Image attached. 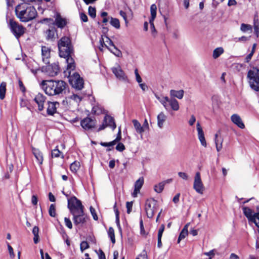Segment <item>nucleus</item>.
I'll return each instance as SVG.
<instances>
[{
    "instance_id": "f257e3e1",
    "label": "nucleus",
    "mask_w": 259,
    "mask_h": 259,
    "mask_svg": "<svg viewBox=\"0 0 259 259\" xmlns=\"http://www.w3.org/2000/svg\"><path fill=\"white\" fill-rule=\"evenodd\" d=\"M59 54L60 57L65 59L67 65V70L70 76L69 82L72 87L76 90H80L83 87V79L78 73L74 72L71 75V71L75 68V63L73 56L74 55L73 46L69 37L63 36L58 42Z\"/></svg>"
},
{
    "instance_id": "f03ea898",
    "label": "nucleus",
    "mask_w": 259,
    "mask_h": 259,
    "mask_svg": "<svg viewBox=\"0 0 259 259\" xmlns=\"http://www.w3.org/2000/svg\"><path fill=\"white\" fill-rule=\"evenodd\" d=\"M39 86L50 96L61 97L65 95L68 84L62 80H44Z\"/></svg>"
},
{
    "instance_id": "7ed1b4c3",
    "label": "nucleus",
    "mask_w": 259,
    "mask_h": 259,
    "mask_svg": "<svg viewBox=\"0 0 259 259\" xmlns=\"http://www.w3.org/2000/svg\"><path fill=\"white\" fill-rule=\"evenodd\" d=\"M23 6V4L19 5L16 7L15 13L17 17L19 18L22 22H28L32 20L31 7H26L25 9L21 10L22 7L23 8H25Z\"/></svg>"
},
{
    "instance_id": "20e7f679",
    "label": "nucleus",
    "mask_w": 259,
    "mask_h": 259,
    "mask_svg": "<svg viewBox=\"0 0 259 259\" xmlns=\"http://www.w3.org/2000/svg\"><path fill=\"white\" fill-rule=\"evenodd\" d=\"M253 69L248 71L247 78L249 79L250 88L255 91H259V68L254 67Z\"/></svg>"
},
{
    "instance_id": "39448f33",
    "label": "nucleus",
    "mask_w": 259,
    "mask_h": 259,
    "mask_svg": "<svg viewBox=\"0 0 259 259\" xmlns=\"http://www.w3.org/2000/svg\"><path fill=\"white\" fill-rule=\"evenodd\" d=\"M67 206L72 214L82 213L84 209L81 201L75 196H72L68 199Z\"/></svg>"
},
{
    "instance_id": "423d86ee",
    "label": "nucleus",
    "mask_w": 259,
    "mask_h": 259,
    "mask_svg": "<svg viewBox=\"0 0 259 259\" xmlns=\"http://www.w3.org/2000/svg\"><path fill=\"white\" fill-rule=\"evenodd\" d=\"M157 201L153 198L147 199L145 204V210L148 218H152L157 211Z\"/></svg>"
},
{
    "instance_id": "0eeeda50",
    "label": "nucleus",
    "mask_w": 259,
    "mask_h": 259,
    "mask_svg": "<svg viewBox=\"0 0 259 259\" xmlns=\"http://www.w3.org/2000/svg\"><path fill=\"white\" fill-rule=\"evenodd\" d=\"M60 68L58 62L46 66H42L41 68V71L44 72L50 76H55L58 75L60 72Z\"/></svg>"
},
{
    "instance_id": "6e6552de",
    "label": "nucleus",
    "mask_w": 259,
    "mask_h": 259,
    "mask_svg": "<svg viewBox=\"0 0 259 259\" xmlns=\"http://www.w3.org/2000/svg\"><path fill=\"white\" fill-rule=\"evenodd\" d=\"M9 26L12 32L17 38H19L24 33V28L13 19H10Z\"/></svg>"
},
{
    "instance_id": "1a4fd4ad",
    "label": "nucleus",
    "mask_w": 259,
    "mask_h": 259,
    "mask_svg": "<svg viewBox=\"0 0 259 259\" xmlns=\"http://www.w3.org/2000/svg\"><path fill=\"white\" fill-rule=\"evenodd\" d=\"M116 127L114 119L109 115L106 114L104 118L103 123L98 130L109 128L114 130Z\"/></svg>"
},
{
    "instance_id": "9d476101",
    "label": "nucleus",
    "mask_w": 259,
    "mask_h": 259,
    "mask_svg": "<svg viewBox=\"0 0 259 259\" xmlns=\"http://www.w3.org/2000/svg\"><path fill=\"white\" fill-rule=\"evenodd\" d=\"M193 188L198 193L202 194L204 190V187L201 180L200 174L199 172H196L193 184Z\"/></svg>"
},
{
    "instance_id": "9b49d317",
    "label": "nucleus",
    "mask_w": 259,
    "mask_h": 259,
    "mask_svg": "<svg viewBox=\"0 0 259 259\" xmlns=\"http://www.w3.org/2000/svg\"><path fill=\"white\" fill-rule=\"evenodd\" d=\"M72 215L73 223L75 225L83 224L87 222V216L84 214L83 210L82 213H74Z\"/></svg>"
},
{
    "instance_id": "f8f14e48",
    "label": "nucleus",
    "mask_w": 259,
    "mask_h": 259,
    "mask_svg": "<svg viewBox=\"0 0 259 259\" xmlns=\"http://www.w3.org/2000/svg\"><path fill=\"white\" fill-rule=\"evenodd\" d=\"M46 100V97L42 94L38 93L35 96L33 101L37 105L38 110L39 111H42L44 108V103Z\"/></svg>"
},
{
    "instance_id": "ddd939ff",
    "label": "nucleus",
    "mask_w": 259,
    "mask_h": 259,
    "mask_svg": "<svg viewBox=\"0 0 259 259\" xmlns=\"http://www.w3.org/2000/svg\"><path fill=\"white\" fill-rule=\"evenodd\" d=\"M80 124L83 128L89 130L94 127L96 124V120L90 117H86L80 122Z\"/></svg>"
},
{
    "instance_id": "4468645a",
    "label": "nucleus",
    "mask_w": 259,
    "mask_h": 259,
    "mask_svg": "<svg viewBox=\"0 0 259 259\" xmlns=\"http://www.w3.org/2000/svg\"><path fill=\"white\" fill-rule=\"evenodd\" d=\"M112 72L119 79L122 80H125L126 79L127 77L120 66H118L117 67L112 68Z\"/></svg>"
},
{
    "instance_id": "2eb2a0df",
    "label": "nucleus",
    "mask_w": 259,
    "mask_h": 259,
    "mask_svg": "<svg viewBox=\"0 0 259 259\" xmlns=\"http://www.w3.org/2000/svg\"><path fill=\"white\" fill-rule=\"evenodd\" d=\"M242 210L244 214L248 219L249 222L252 223L253 221H255L254 219L256 217V213L252 214V210L246 206L242 207Z\"/></svg>"
},
{
    "instance_id": "dca6fc26",
    "label": "nucleus",
    "mask_w": 259,
    "mask_h": 259,
    "mask_svg": "<svg viewBox=\"0 0 259 259\" xmlns=\"http://www.w3.org/2000/svg\"><path fill=\"white\" fill-rule=\"evenodd\" d=\"M51 49L46 46H42L41 48L42 59L44 63L48 64L49 63V58L50 57Z\"/></svg>"
},
{
    "instance_id": "f3484780",
    "label": "nucleus",
    "mask_w": 259,
    "mask_h": 259,
    "mask_svg": "<svg viewBox=\"0 0 259 259\" xmlns=\"http://www.w3.org/2000/svg\"><path fill=\"white\" fill-rule=\"evenodd\" d=\"M58 28H63L67 24L66 20L63 18L60 14L57 13L55 18V22H53Z\"/></svg>"
},
{
    "instance_id": "a211bd4d",
    "label": "nucleus",
    "mask_w": 259,
    "mask_h": 259,
    "mask_svg": "<svg viewBox=\"0 0 259 259\" xmlns=\"http://www.w3.org/2000/svg\"><path fill=\"white\" fill-rule=\"evenodd\" d=\"M231 120L232 121L236 124L239 128H244L245 127V125L243 123L242 119L237 114H233L231 116Z\"/></svg>"
},
{
    "instance_id": "6ab92c4d",
    "label": "nucleus",
    "mask_w": 259,
    "mask_h": 259,
    "mask_svg": "<svg viewBox=\"0 0 259 259\" xmlns=\"http://www.w3.org/2000/svg\"><path fill=\"white\" fill-rule=\"evenodd\" d=\"M100 42L101 43L102 48L104 46H105L111 53H112L116 56L118 57L121 56V55H122L121 52L118 49H117L116 46H114L113 47V49H110L108 46H107V45H106L104 43L103 39L102 40H100Z\"/></svg>"
},
{
    "instance_id": "aec40b11",
    "label": "nucleus",
    "mask_w": 259,
    "mask_h": 259,
    "mask_svg": "<svg viewBox=\"0 0 259 259\" xmlns=\"http://www.w3.org/2000/svg\"><path fill=\"white\" fill-rule=\"evenodd\" d=\"M33 155L36 160V162L38 165H41L44 160L43 154L39 150L33 148Z\"/></svg>"
},
{
    "instance_id": "412c9836",
    "label": "nucleus",
    "mask_w": 259,
    "mask_h": 259,
    "mask_svg": "<svg viewBox=\"0 0 259 259\" xmlns=\"http://www.w3.org/2000/svg\"><path fill=\"white\" fill-rule=\"evenodd\" d=\"M223 140L220 136V133L215 134V143L217 150L219 152L222 148Z\"/></svg>"
},
{
    "instance_id": "4be33fe9",
    "label": "nucleus",
    "mask_w": 259,
    "mask_h": 259,
    "mask_svg": "<svg viewBox=\"0 0 259 259\" xmlns=\"http://www.w3.org/2000/svg\"><path fill=\"white\" fill-rule=\"evenodd\" d=\"M184 92L183 90L179 91H176L174 90H171L170 91V96L173 97H176L179 99L183 98L184 96Z\"/></svg>"
},
{
    "instance_id": "5701e85b",
    "label": "nucleus",
    "mask_w": 259,
    "mask_h": 259,
    "mask_svg": "<svg viewBox=\"0 0 259 259\" xmlns=\"http://www.w3.org/2000/svg\"><path fill=\"white\" fill-rule=\"evenodd\" d=\"M166 118V116L163 112H161L157 116V124L159 128L163 127V123Z\"/></svg>"
},
{
    "instance_id": "b1692460",
    "label": "nucleus",
    "mask_w": 259,
    "mask_h": 259,
    "mask_svg": "<svg viewBox=\"0 0 259 259\" xmlns=\"http://www.w3.org/2000/svg\"><path fill=\"white\" fill-rule=\"evenodd\" d=\"M47 111L49 115H53L56 111L55 104L54 102H49Z\"/></svg>"
},
{
    "instance_id": "393cba45",
    "label": "nucleus",
    "mask_w": 259,
    "mask_h": 259,
    "mask_svg": "<svg viewBox=\"0 0 259 259\" xmlns=\"http://www.w3.org/2000/svg\"><path fill=\"white\" fill-rule=\"evenodd\" d=\"M57 32V30L54 27H51L46 31L47 39H53L54 38L55 34Z\"/></svg>"
},
{
    "instance_id": "a878e982",
    "label": "nucleus",
    "mask_w": 259,
    "mask_h": 259,
    "mask_svg": "<svg viewBox=\"0 0 259 259\" xmlns=\"http://www.w3.org/2000/svg\"><path fill=\"white\" fill-rule=\"evenodd\" d=\"M198 135L199 140L201 144V145L206 147L207 146V143L205 141V139L204 137V134L203 133V131H198Z\"/></svg>"
},
{
    "instance_id": "bb28decb",
    "label": "nucleus",
    "mask_w": 259,
    "mask_h": 259,
    "mask_svg": "<svg viewBox=\"0 0 259 259\" xmlns=\"http://www.w3.org/2000/svg\"><path fill=\"white\" fill-rule=\"evenodd\" d=\"M169 104L173 110L177 111L179 109V103L175 98H171L170 99Z\"/></svg>"
},
{
    "instance_id": "cd10ccee",
    "label": "nucleus",
    "mask_w": 259,
    "mask_h": 259,
    "mask_svg": "<svg viewBox=\"0 0 259 259\" xmlns=\"http://www.w3.org/2000/svg\"><path fill=\"white\" fill-rule=\"evenodd\" d=\"M7 83L5 82H2L0 84V99L3 100L5 97L6 92Z\"/></svg>"
},
{
    "instance_id": "c85d7f7f",
    "label": "nucleus",
    "mask_w": 259,
    "mask_h": 259,
    "mask_svg": "<svg viewBox=\"0 0 259 259\" xmlns=\"http://www.w3.org/2000/svg\"><path fill=\"white\" fill-rule=\"evenodd\" d=\"M104 111L103 108L98 105L94 106L92 109V113L94 115H100L103 113Z\"/></svg>"
},
{
    "instance_id": "c756f323",
    "label": "nucleus",
    "mask_w": 259,
    "mask_h": 259,
    "mask_svg": "<svg viewBox=\"0 0 259 259\" xmlns=\"http://www.w3.org/2000/svg\"><path fill=\"white\" fill-rule=\"evenodd\" d=\"M61 155L62 158H64L63 154L59 150L58 146H57L52 151V157L58 158Z\"/></svg>"
},
{
    "instance_id": "7c9ffc66",
    "label": "nucleus",
    "mask_w": 259,
    "mask_h": 259,
    "mask_svg": "<svg viewBox=\"0 0 259 259\" xmlns=\"http://www.w3.org/2000/svg\"><path fill=\"white\" fill-rule=\"evenodd\" d=\"M157 7L155 4H152L150 7L151 18L149 20L154 21L156 16Z\"/></svg>"
},
{
    "instance_id": "2f4dec72",
    "label": "nucleus",
    "mask_w": 259,
    "mask_h": 259,
    "mask_svg": "<svg viewBox=\"0 0 259 259\" xmlns=\"http://www.w3.org/2000/svg\"><path fill=\"white\" fill-rule=\"evenodd\" d=\"M224 53V49L222 47L217 48L214 50L213 52V58L214 59L218 58L221 55Z\"/></svg>"
},
{
    "instance_id": "473e14b6",
    "label": "nucleus",
    "mask_w": 259,
    "mask_h": 259,
    "mask_svg": "<svg viewBox=\"0 0 259 259\" xmlns=\"http://www.w3.org/2000/svg\"><path fill=\"white\" fill-rule=\"evenodd\" d=\"M80 167V163L78 161H74L70 165V168L72 172L75 173L79 169Z\"/></svg>"
},
{
    "instance_id": "72a5a7b5",
    "label": "nucleus",
    "mask_w": 259,
    "mask_h": 259,
    "mask_svg": "<svg viewBox=\"0 0 259 259\" xmlns=\"http://www.w3.org/2000/svg\"><path fill=\"white\" fill-rule=\"evenodd\" d=\"M111 25L114 27L116 29L120 28V22L119 20L117 18H114L113 17H110V22Z\"/></svg>"
},
{
    "instance_id": "f704fd0d",
    "label": "nucleus",
    "mask_w": 259,
    "mask_h": 259,
    "mask_svg": "<svg viewBox=\"0 0 259 259\" xmlns=\"http://www.w3.org/2000/svg\"><path fill=\"white\" fill-rule=\"evenodd\" d=\"M144 184V178L143 177L140 178L137 180L135 183V188L137 189V190H140Z\"/></svg>"
},
{
    "instance_id": "c9c22d12",
    "label": "nucleus",
    "mask_w": 259,
    "mask_h": 259,
    "mask_svg": "<svg viewBox=\"0 0 259 259\" xmlns=\"http://www.w3.org/2000/svg\"><path fill=\"white\" fill-rule=\"evenodd\" d=\"M108 235L109 237L110 238L111 241L112 243L114 244L115 242L114 230L112 227H110L108 229Z\"/></svg>"
},
{
    "instance_id": "e433bc0d",
    "label": "nucleus",
    "mask_w": 259,
    "mask_h": 259,
    "mask_svg": "<svg viewBox=\"0 0 259 259\" xmlns=\"http://www.w3.org/2000/svg\"><path fill=\"white\" fill-rule=\"evenodd\" d=\"M33 241L36 244L39 242V236H38V228L37 227H33Z\"/></svg>"
},
{
    "instance_id": "4c0bfd02",
    "label": "nucleus",
    "mask_w": 259,
    "mask_h": 259,
    "mask_svg": "<svg viewBox=\"0 0 259 259\" xmlns=\"http://www.w3.org/2000/svg\"><path fill=\"white\" fill-rule=\"evenodd\" d=\"M100 145H102V146H104V147H109L107 150L108 151H111L113 148L112 147L115 145V142H114L113 141H111V142H108V143H106V142H101L100 143Z\"/></svg>"
},
{
    "instance_id": "58836bf2",
    "label": "nucleus",
    "mask_w": 259,
    "mask_h": 259,
    "mask_svg": "<svg viewBox=\"0 0 259 259\" xmlns=\"http://www.w3.org/2000/svg\"><path fill=\"white\" fill-rule=\"evenodd\" d=\"M164 187L163 183L160 182L157 185H155L154 189L155 192L160 193L163 191Z\"/></svg>"
},
{
    "instance_id": "ea45409f",
    "label": "nucleus",
    "mask_w": 259,
    "mask_h": 259,
    "mask_svg": "<svg viewBox=\"0 0 259 259\" xmlns=\"http://www.w3.org/2000/svg\"><path fill=\"white\" fill-rule=\"evenodd\" d=\"M240 30L244 32L248 31H251L252 27L250 25L242 23L241 25Z\"/></svg>"
},
{
    "instance_id": "a19ab883",
    "label": "nucleus",
    "mask_w": 259,
    "mask_h": 259,
    "mask_svg": "<svg viewBox=\"0 0 259 259\" xmlns=\"http://www.w3.org/2000/svg\"><path fill=\"white\" fill-rule=\"evenodd\" d=\"M49 213L50 215L52 217H55L56 216V207L55 204H51L49 209Z\"/></svg>"
},
{
    "instance_id": "79ce46f5",
    "label": "nucleus",
    "mask_w": 259,
    "mask_h": 259,
    "mask_svg": "<svg viewBox=\"0 0 259 259\" xmlns=\"http://www.w3.org/2000/svg\"><path fill=\"white\" fill-rule=\"evenodd\" d=\"M153 21H154L149 20V23H150V25L151 34L154 37H155L156 36V34H157V31H156L155 26L154 25Z\"/></svg>"
},
{
    "instance_id": "37998d69",
    "label": "nucleus",
    "mask_w": 259,
    "mask_h": 259,
    "mask_svg": "<svg viewBox=\"0 0 259 259\" xmlns=\"http://www.w3.org/2000/svg\"><path fill=\"white\" fill-rule=\"evenodd\" d=\"M89 15L93 18H95L96 16V10L95 8L90 6L89 7Z\"/></svg>"
},
{
    "instance_id": "c03bdc74",
    "label": "nucleus",
    "mask_w": 259,
    "mask_h": 259,
    "mask_svg": "<svg viewBox=\"0 0 259 259\" xmlns=\"http://www.w3.org/2000/svg\"><path fill=\"white\" fill-rule=\"evenodd\" d=\"M113 208L115 213V222L116 224H118L119 223V212L116 207V203H115Z\"/></svg>"
},
{
    "instance_id": "a18cd8bd",
    "label": "nucleus",
    "mask_w": 259,
    "mask_h": 259,
    "mask_svg": "<svg viewBox=\"0 0 259 259\" xmlns=\"http://www.w3.org/2000/svg\"><path fill=\"white\" fill-rule=\"evenodd\" d=\"M90 247V246L87 241H82L80 245V248L81 251L82 252L85 249H88Z\"/></svg>"
},
{
    "instance_id": "49530a36",
    "label": "nucleus",
    "mask_w": 259,
    "mask_h": 259,
    "mask_svg": "<svg viewBox=\"0 0 259 259\" xmlns=\"http://www.w3.org/2000/svg\"><path fill=\"white\" fill-rule=\"evenodd\" d=\"M132 122L134 124L135 130H142L141 123L136 119H133Z\"/></svg>"
},
{
    "instance_id": "de8ad7c7",
    "label": "nucleus",
    "mask_w": 259,
    "mask_h": 259,
    "mask_svg": "<svg viewBox=\"0 0 259 259\" xmlns=\"http://www.w3.org/2000/svg\"><path fill=\"white\" fill-rule=\"evenodd\" d=\"M7 246H8L9 253L10 254V257L11 258H14L15 257V254L14 253L13 249L9 243L7 242Z\"/></svg>"
},
{
    "instance_id": "09e8293b",
    "label": "nucleus",
    "mask_w": 259,
    "mask_h": 259,
    "mask_svg": "<svg viewBox=\"0 0 259 259\" xmlns=\"http://www.w3.org/2000/svg\"><path fill=\"white\" fill-rule=\"evenodd\" d=\"M64 221L65 226L67 227L69 229H71L72 228V224L69 218H65Z\"/></svg>"
},
{
    "instance_id": "8fccbe9b",
    "label": "nucleus",
    "mask_w": 259,
    "mask_h": 259,
    "mask_svg": "<svg viewBox=\"0 0 259 259\" xmlns=\"http://www.w3.org/2000/svg\"><path fill=\"white\" fill-rule=\"evenodd\" d=\"M70 98L77 102H80L82 100L81 97H79L76 94H74L70 96Z\"/></svg>"
},
{
    "instance_id": "3c124183",
    "label": "nucleus",
    "mask_w": 259,
    "mask_h": 259,
    "mask_svg": "<svg viewBox=\"0 0 259 259\" xmlns=\"http://www.w3.org/2000/svg\"><path fill=\"white\" fill-rule=\"evenodd\" d=\"M188 234L187 232L181 231L178 239V243H179L182 239H184L188 235Z\"/></svg>"
},
{
    "instance_id": "603ef678",
    "label": "nucleus",
    "mask_w": 259,
    "mask_h": 259,
    "mask_svg": "<svg viewBox=\"0 0 259 259\" xmlns=\"http://www.w3.org/2000/svg\"><path fill=\"white\" fill-rule=\"evenodd\" d=\"M90 209L91 213L93 217V219L95 221L98 220V218L97 214L96 212V210H95V208L91 206L90 208Z\"/></svg>"
},
{
    "instance_id": "864d4df0",
    "label": "nucleus",
    "mask_w": 259,
    "mask_h": 259,
    "mask_svg": "<svg viewBox=\"0 0 259 259\" xmlns=\"http://www.w3.org/2000/svg\"><path fill=\"white\" fill-rule=\"evenodd\" d=\"M164 228H165V226L164 224H162L159 230H158V238H161L162 237V234L163 233V231L164 230Z\"/></svg>"
},
{
    "instance_id": "5fc2aeb1",
    "label": "nucleus",
    "mask_w": 259,
    "mask_h": 259,
    "mask_svg": "<svg viewBox=\"0 0 259 259\" xmlns=\"http://www.w3.org/2000/svg\"><path fill=\"white\" fill-rule=\"evenodd\" d=\"M28 102L27 100H21L20 102V106L21 107H26L27 108L30 110V106L28 105Z\"/></svg>"
},
{
    "instance_id": "6e6d98bb",
    "label": "nucleus",
    "mask_w": 259,
    "mask_h": 259,
    "mask_svg": "<svg viewBox=\"0 0 259 259\" xmlns=\"http://www.w3.org/2000/svg\"><path fill=\"white\" fill-rule=\"evenodd\" d=\"M140 227L141 234H142L143 235H146V232L144 229L143 222L142 218H141L140 221Z\"/></svg>"
},
{
    "instance_id": "4d7b16f0",
    "label": "nucleus",
    "mask_w": 259,
    "mask_h": 259,
    "mask_svg": "<svg viewBox=\"0 0 259 259\" xmlns=\"http://www.w3.org/2000/svg\"><path fill=\"white\" fill-rule=\"evenodd\" d=\"M125 149L124 145L121 143H119L116 146V149L119 152H122Z\"/></svg>"
},
{
    "instance_id": "13d9d810",
    "label": "nucleus",
    "mask_w": 259,
    "mask_h": 259,
    "mask_svg": "<svg viewBox=\"0 0 259 259\" xmlns=\"http://www.w3.org/2000/svg\"><path fill=\"white\" fill-rule=\"evenodd\" d=\"M133 206V202H127L126 203V207L127 208V213L130 214L132 211V208Z\"/></svg>"
},
{
    "instance_id": "bf43d9fd",
    "label": "nucleus",
    "mask_w": 259,
    "mask_h": 259,
    "mask_svg": "<svg viewBox=\"0 0 259 259\" xmlns=\"http://www.w3.org/2000/svg\"><path fill=\"white\" fill-rule=\"evenodd\" d=\"M135 73L137 81L139 83H141L142 81V78L141 77L140 74L138 73V70L137 69H135Z\"/></svg>"
},
{
    "instance_id": "052dcab7",
    "label": "nucleus",
    "mask_w": 259,
    "mask_h": 259,
    "mask_svg": "<svg viewBox=\"0 0 259 259\" xmlns=\"http://www.w3.org/2000/svg\"><path fill=\"white\" fill-rule=\"evenodd\" d=\"M121 139V131H118V132L117 134V136L116 139L113 141L115 142V144H116L117 142H118Z\"/></svg>"
},
{
    "instance_id": "680f3d73",
    "label": "nucleus",
    "mask_w": 259,
    "mask_h": 259,
    "mask_svg": "<svg viewBox=\"0 0 259 259\" xmlns=\"http://www.w3.org/2000/svg\"><path fill=\"white\" fill-rule=\"evenodd\" d=\"M254 220L255 221H253L252 223L255 224L256 226L259 229V212L256 213V217Z\"/></svg>"
},
{
    "instance_id": "e2e57ef3",
    "label": "nucleus",
    "mask_w": 259,
    "mask_h": 259,
    "mask_svg": "<svg viewBox=\"0 0 259 259\" xmlns=\"http://www.w3.org/2000/svg\"><path fill=\"white\" fill-rule=\"evenodd\" d=\"M178 175L180 178H181L183 180H187L188 179V176L187 174L185 172H179Z\"/></svg>"
},
{
    "instance_id": "0e129e2a",
    "label": "nucleus",
    "mask_w": 259,
    "mask_h": 259,
    "mask_svg": "<svg viewBox=\"0 0 259 259\" xmlns=\"http://www.w3.org/2000/svg\"><path fill=\"white\" fill-rule=\"evenodd\" d=\"M18 84H19V88L21 90V91L23 93H24L26 91V89H25V88L22 81L20 79L18 80Z\"/></svg>"
},
{
    "instance_id": "69168bd1",
    "label": "nucleus",
    "mask_w": 259,
    "mask_h": 259,
    "mask_svg": "<svg viewBox=\"0 0 259 259\" xmlns=\"http://www.w3.org/2000/svg\"><path fill=\"white\" fill-rule=\"evenodd\" d=\"M80 18L81 20L84 22H87L88 21V17L87 15L84 13H81L80 14Z\"/></svg>"
},
{
    "instance_id": "338daca9",
    "label": "nucleus",
    "mask_w": 259,
    "mask_h": 259,
    "mask_svg": "<svg viewBox=\"0 0 259 259\" xmlns=\"http://www.w3.org/2000/svg\"><path fill=\"white\" fill-rule=\"evenodd\" d=\"M120 15L123 18L126 24L128 23L126 13L121 10L119 12Z\"/></svg>"
},
{
    "instance_id": "774afa93",
    "label": "nucleus",
    "mask_w": 259,
    "mask_h": 259,
    "mask_svg": "<svg viewBox=\"0 0 259 259\" xmlns=\"http://www.w3.org/2000/svg\"><path fill=\"white\" fill-rule=\"evenodd\" d=\"M180 196V193H178L176 194L175 197L173 198L172 201L177 204L179 202V198Z\"/></svg>"
}]
</instances>
